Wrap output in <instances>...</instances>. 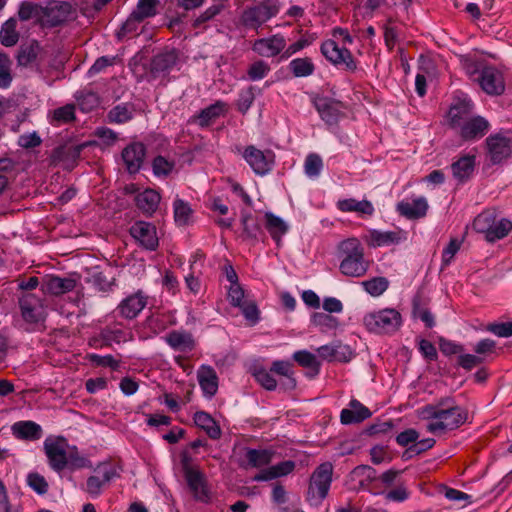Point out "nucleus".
<instances>
[{"label": "nucleus", "instance_id": "nucleus-1", "mask_svg": "<svg viewBox=\"0 0 512 512\" xmlns=\"http://www.w3.org/2000/svg\"><path fill=\"white\" fill-rule=\"evenodd\" d=\"M420 415L423 419L431 420L426 427L430 433L457 429L468 418L467 410L456 405L450 397L441 398L435 404L424 406Z\"/></svg>", "mask_w": 512, "mask_h": 512}, {"label": "nucleus", "instance_id": "nucleus-2", "mask_svg": "<svg viewBox=\"0 0 512 512\" xmlns=\"http://www.w3.org/2000/svg\"><path fill=\"white\" fill-rule=\"evenodd\" d=\"M338 249L342 257L339 270L343 275L360 278L367 273L370 262L365 258L364 247L357 238L343 240Z\"/></svg>", "mask_w": 512, "mask_h": 512}, {"label": "nucleus", "instance_id": "nucleus-3", "mask_svg": "<svg viewBox=\"0 0 512 512\" xmlns=\"http://www.w3.org/2000/svg\"><path fill=\"white\" fill-rule=\"evenodd\" d=\"M473 228L484 234L488 242H494L504 238L512 230V222L505 218L497 220L496 210L487 209L474 219Z\"/></svg>", "mask_w": 512, "mask_h": 512}, {"label": "nucleus", "instance_id": "nucleus-4", "mask_svg": "<svg viewBox=\"0 0 512 512\" xmlns=\"http://www.w3.org/2000/svg\"><path fill=\"white\" fill-rule=\"evenodd\" d=\"M280 6V0H260L244 9L241 16L242 24L247 28L257 30L279 13Z\"/></svg>", "mask_w": 512, "mask_h": 512}, {"label": "nucleus", "instance_id": "nucleus-5", "mask_svg": "<svg viewBox=\"0 0 512 512\" xmlns=\"http://www.w3.org/2000/svg\"><path fill=\"white\" fill-rule=\"evenodd\" d=\"M333 466L329 462L320 464L310 477L307 500L312 505H319L328 495L332 482Z\"/></svg>", "mask_w": 512, "mask_h": 512}, {"label": "nucleus", "instance_id": "nucleus-6", "mask_svg": "<svg viewBox=\"0 0 512 512\" xmlns=\"http://www.w3.org/2000/svg\"><path fill=\"white\" fill-rule=\"evenodd\" d=\"M401 322V314L390 308L369 313L363 318V324L367 330L376 334L393 333L399 329Z\"/></svg>", "mask_w": 512, "mask_h": 512}, {"label": "nucleus", "instance_id": "nucleus-7", "mask_svg": "<svg viewBox=\"0 0 512 512\" xmlns=\"http://www.w3.org/2000/svg\"><path fill=\"white\" fill-rule=\"evenodd\" d=\"M94 475L88 477L84 490L92 497L99 496L103 489L115 478L120 477L117 467L111 462L99 463Z\"/></svg>", "mask_w": 512, "mask_h": 512}, {"label": "nucleus", "instance_id": "nucleus-8", "mask_svg": "<svg viewBox=\"0 0 512 512\" xmlns=\"http://www.w3.org/2000/svg\"><path fill=\"white\" fill-rule=\"evenodd\" d=\"M182 467L184 472V477L186 482L193 493L194 498L197 501L203 503H209L211 500L210 492L207 488L206 480L204 474L192 467L189 464V459L184 457L182 460Z\"/></svg>", "mask_w": 512, "mask_h": 512}, {"label": "nucleus", "instance_id": "nucleus-9", "mask_svg": "<svg viewBox=\"0 0 512 512\" xmlns=\"http://www.w3.org/2000/svg\"><path fill=\"white\" fill-rule=\"evenodd\" d=\"M322 55L333 65L344 67L347 71H355L356 62L346 47H340L335 40L329 39L321 45Z\"/></svg>", "mask_w": 512, "mask_h": 512}, {"label": "nucleus", "instance_id": "nucleus-10", "mask_svg": "<svg viewBox=\"0 0 512 512\" xmlns=\"http://www.w3.org/2000/svg\"><path fill=\"white\" fill-rule=\"evenodd\" d=\"M75 7L67 1H51L44 7V26L57 27L72 19Z\"/></svg>", "mask_w": 512, "mask_h": 512}, {"label": "nucleus", "instance_id": "nucleus-11", "mask_svg": "<svg viewBox=\"0 0 512 512\" xmlns=\"http://www.w3.org/2000/svg\"><path fill=\"white\" fill-rule=\"evenodd\" d=\"M242 155L256 174L265 175L273 167L274 153L271 150L262 151L253 145H249Z\"/></svg>", "mask_w": 512, "mask_h": 512}, {"label": "nucleus", "instance_id": "nucleus-12", "mask_svg": "<svg viewBox=\"0 0 512 512\" xmlns=\"http://www.w3.org/2000/svg\"><path fill=\"white\" fill-rule=\"evenodd\" d=\"M67 442L65 438L58 437L54 440L46 439L44 442L45 454L50 467L60 472L67 467Z\"/></svg>", "mask_w": 512, "mask_h": 512}, {"label": "nucleus", "instance_id": "nucleus-13", "mask_svg": "<svg viewBox=\"0 0 512 512\" xmlns=\"http://www.w3.org/2000/svg\"><path fill=\"white\" fill-rule=\"evenodd\" d=\"M486 146L492 164H500L512 155V139L501 134L488 136Z\"/></svg>", "mask_w": 512, "mask_h": 512}, {"label": "nucleus", "instance_id": "nucleus-14", "mask_svg": "<svg viewBox=\"0 0 512 512\" xmlns=\"http://www.w3.org/2000/svg\"><path fill=\"white\" fill-rule=\"evenodd\" d=\"M481 88L489 95H500L505 90L502 74L494 67H485L477 78Z\"/></svg>", "mask_w": 512, "mask_h": 512}, {"label": "nucleus", "instance_id": "nucleus-15", "mask_svg": "<svg viewBox=\"0 0 512 512\" xmlns=\"http://www.w3.org/2000/svg\"><path fill=\"white\" fill-rule=\"evenodd\" d=\"M131 236L148 250L158 247V237L154 225L144 221L134 223L130 228Z\"/></svg>", "mask_w": 512, "mask_h": 512}, {"label": "nucleus", "instance_id": "nucleus-16", "mask_svg": "<svg viewBox=\"0 0 512 512\" xmlns=\"http://www.w3.org/2000/svg\"><path fill=\"white\" fill-rule=\"evenodd\" d=\"M23 319L29 323H38L43 318V305L41 300L32 293H25L19 299Z\"/></svg>", "mask_w": 512, "mask_h": 512}, {"label": "nucleus", "instance_id": "nucleus-17", "mask_svg": "<svg viewBox=\"0 0 512 512\" xmlns=\"http://www.w3.org/2000/svg\"><path fill=\"white\" fill-rule=\"evenodd\" d=\"M178 61V52L175 49L164 50L155 55L150 63V74L153 78L169 73Z\"/></svg>", "mask_w": 512, "mask_h": 512}, {"label": "nucleus", "instance_id": "nucleus-18", "mask_svg": "<svg viewBox=\"0 0 512 512\" xmlns=\"http://www.w3.org/2000/svg\"><path fill=\"white\" fill-rule=\"evenodd\" d=\"M489 122L481 117L476 116L468 119L460 127L459 135L465 141H471L483 137L489 130Z\"/></svg>", "mask_w": 512, "mask_h": 512}, {"label": "nucleus", "instance_id": "nucleus-19", "mask_svg": "<svg viewBox=\"0 0 512 512\" xmlns=\"http://www.w3.org/2000/svg\"><path fill=\"white\" fill-rule=\"evenodd\" d=\"M146 148L143 143L135 142L122 151V159L129 173H137L144 161Z\"/></svg>", "mask_w": 512, "mask_h": 512}, {"label": "nucleus", "instance_id": "nucleus-20", "mask_svg": "<svg viewBox=\"0 0 512 512\" xmlns=\"http://www.w3.org/2000/svg\"><path fill=\"white\" fill-rule=\"evenodd\" d=\"M473 111V103L469 99H456L448 112L449 124L452 128L460 127L470 119Z\"/></svg>", "mask_w": 512, "mask_h": 512}, {"label": "nucleus", "instance_id": "nucleus-21", "mask_svg": "<svg viewBox=\"0 0 512 512\" xmlns=\"http://www.w3.org/2000/svg\"><path fill=\"white\" fill-rule=\"evenodd\" d=\"M314 106L321 118L327 124H335L341 114L342 104L328 97H318L314 100Z\"/></svg>", "mask_w": 512, "mask_h": 512}, {"label": "nucleus", "instance_id": "nucleus-22", "mask_svg": "<svg viewBox=\"0 0 512 512\" xmlns=\"http://www.w3.org/2000/svg\"><path fill=\"white\" fill-rule=\"evenodd\" d=\"M286 46L285 38L276 34L269 38H261L254 42L253 50L264 57H274L278 55Z\"/></svg>", "mask_w": 512, "mask_h": 512}, {"label": "nucleus", "instance_id": "nucleus-23", "mask_svg": "<svg viewBox=\"0 0 512 512\" xmlns=\"http://www.w3.org/2000/svg\"><path fill=\"white\" fill-rule=\"evenodd\" d=\"M371 415V411L366 406L360 401L352 399L348 404V408L341 411L340 421L344 425H350L363 422L370 418Z\"/></svg>", "mask_w": 512, "mask_h": 512}, {"label": "nucleus", "instance_id": "nucleus-24", "mask_svg": "<svg viewBox=\"0 0 512 512\" xmlns=\"http://www.w3.org/2000/svg\"><path fill=\"white\" fill-rule=\"evenodd\" d=\"M146 304V297H144L141 293H135L123 299L119 303L117 311L121 317L131 320L137 317V315L144 309Z\"/></svg>", "mask_w": 512, "mask_h": 512}, {"label": "nucleus", "instance_id": "nucleus-25", "mask_svg": "<svg viewBox=\"0 0 512 512\" xmlns=\"http://www.w3.org/2000/svg\"><path fill=\"white\" fill-rule=\"evenodd\" d=\"M428 203L424 197L401 201L397 204V211L408 219H419L426 215Z\"/></svg>", "mask_w": 512, "mask_h": 512}, {"label": "nucleus", "instance_id": "nucleus-26", "mask_svg": "<svg viewBox=\"0 0 512 512\" xmlns=\"http://www.w3.org/2000/svg\"><path fill=\"white\" fill-rule=\"evenodd\" d=\"M197 379L204 394L212 397L218 390V376L215 369L209 365H202L197 371Z\"/></svg>", "mask_w": 512, "mask_h": 512}, {"label": "nucleus", "instance_id": "nucleus-27", "mask_svg": "<svg viewBox=\"0 0 512 512\" xmlns=\"http://www.w3.org/2000/svg\"><path fill=\"white\" fill-rule=\"evenodd\" d=\"M226 112L227 104L223 101H216L193 116V121L202 128L207 127Z\"/></svg>", "mask_w": 512, "mask_h": 512}, {"label": "nucleus", "instance_id": "nucleus-28", "mask_svg": "<svg viewBox=\"0 0 512 512\" xmlns=\"http://www.w3.org/2000/svg\"><path fill=\"white\" fill-rule=\"evenodd\" d=\"M166 342L175 351L190 352L195 348V340L190 332L173 330L166 335Z\"/></svg>", "mask_w": 512, "mask_h": 512}, {"label": "nucleus", "instance_id": "nucleus-29", "mask_svg": "<svg viewBox=\"0 0 512 512\" xmlns=\"http://www.w3.org/2000/svg\"><path fill=\"white\" fill-rule=\"evenodd\" d=\"M12 434L21 440L35 441L42 437V428L33 421H18L11 427Z\"/></svg>", "mask_w": 512, "mask_h": 512}, {"label": "nucleus", "instance_id": "nucleus-30", "mask_svg": "<svg viewBox=\"0 0 512 512\" xmlns=\"http://www.w3.org/2000/svg\"><path fill=\"white\" fill-rule=\"evenodd\" d=\"M17 17L20 21L34 20L36 24L44 26V6L31 1H23L19 4Z\"/></svg>", "mask_w": 512, "mask_h": 512}, {"label": "nucleus", "instance_id": "nucleus-31", "mask_svg": "<svg viewBox=\"0 0 512 512\" xmlns=\"http://www.w3.org/2000/svg\"><path fill=\"white\" fill-rule=\"evenodd\" d=\"M376 471L368 465H359L349 474L350 488L359 490L375 478Z\"/></svg>", "mask_w": 512, "mask_h": 512}, {"label": "nucleus", "instance_id": "nucleus-32", "mask_svg": "<svg viewBox=\"0 0 512 512\" xmlns=\"http://www.w3.org/2000/svg\"><path fill=\"white\" fill-rule=\"evenodd\" d=\"M160 195L153 189H146L135 197L136 206L145 214L152 215L160 203Z\"/></svg>", "mask_w": 512, "mask_h": 512}, {"label": "nucleus", "instance_id": "nucleus-33", "mask_svg": "<svg viewBox=\"0 0 512 512\" xmlns=\"http://www.w3.org/2000/svg\"><path fill=\"white\" fill-rule=\"evenodd\" d=\"M76 281L72 278H61L59 276H47L44 282L45 290L52 295H62L72 291Z\"/></svg>", "mask_w": 512, "mask_h": 512}, {"label": "nucleus", "instance_id": "nucleus-34", "mask_svg": "<svg viewBox=\"0 0 512 512\" xmlns=\"http://www.w3.org/2000/svg\"><path fill=\"white\" fill-rule=\"evenodd\" d=\"M475 168L474 156H463L451 165L453 176L458 182L463 183L467 181L473 174Z\"/></svg>", "mask_w": 512, "mask_h": 512}, {"label": "nucleus", "instance_id": "nucleus-35", "mask_svg": "<svg viewBox=\"0 0 512 512\" xmlns=\"http://www.w3.org/2000/svg\"><path fill=\"white\" fill-rule=\"evenodd\" d=\"M194 423L213 440L221 437V429L217 422L211 417L210 414L204 411H198L193 417Z\"/></svg>", "mask_w": 512, "mask_h": 512}, {"label": "nucleus", "instance_id": "nucleus-36", "mask_svg": "<svg viewBox=\"0 0 512 512\" xmlns=\"http://www.w3.org/2000/svg\"><path fill=\"white\" fill-rule=\"evenodd\" d=\"M337 208L342 212H356L361 215L371 216L374 213V207L368 200L358 201L353 198L339 200Z\"/></svg>", "mask_w": 512, "mask_h": 512}, {"label": "nucleus", "instance_id": "nucleus-37", "mask_svg": "<svg viewBox=\"0 0 512 512\" xmlns=\"http://www.w3.org/2000/svg\"><path fill=\"white\" fill-rule=\"evenodd\" d=\"M20 38L17 30V18L11 17L6 20L0 29V43L5 47L15 46Z\"/></svg>", "mask_w": 512, "mask_h": 512}, {"label": "nucleus", "instance_id": "nucleus-38", "mask_svg": "<svg viewBox=\"0 0 512 512\" xmlns=\"http://www.w3.org/2000/svg\"><path fill=\"white\" fill-rule=\"evenodd\" d=\"M402 240L401 231H370L369 245L373 247L388 246L397 244Z\"/></svg>", "mask_w": 512, "mask_h": 512}, {"label": "nucleus", "instance_id": "nucleus-39", "mask_svg": "<svg viewBox=\"0 0 512 512\" xmlns=\"http://www.w3.org/2000/svg\"><path fill=\"white\" fill-rule=\"evenodd\" d=\"M75 99L81 111L86 113L93 111L100 105L99 95L90 89L77 91Z\"/></svg>", "mask_w": 512, "mask_h": 512}, {"label": "nucleus", "instance_id": "nucleus-40", "mask_svg": "<svg viewBox=\"0 0 512 512\" xmlns=\"http://www.w3.org/2000/svg\"><path fill=\"white\" fill-rule=\"evenodd\" d=\"M145 19L132 11L127 20L122 24L121 28L117 31L116 36L119 40L123 38H132L139 35V28Z\"/></svg>", "mask_w": 512, "mask_h": 512}, {"label": "nucleus", "instance_id": "nucleus-41", "mask_svg": "<svg viewBox=\"0 0 512 512\" xmlns=\"http://www.w3.org/2000/svg\"><path fill=\"white\" fill-rule=\"evenodd\" d=\"M241 223L243 226V237L245 239L258 241L259 236L263 233L259 220L250 213H242Z\"/></svg>", "mask_w": 512, "mask_h": 512}, {"label": "nucleus", "instance_id": "nucleus-42", "mask_svg": "<svg viewBox=\"0 0 512 512\" xmlns=\"http://www.w3.org/2000/svg\"><path fill=\"white\" fill-rule=\"evenodd\" d=\"M272 453L266 449L247 448V465L253 468H261L268 465L272 460Z\"/></svg>", "mask_w": 512, "mask_h": 512}, {"label": "nucleus", "instance_id": "nucleus-43", "mask_svg": "<svg viewBox=\"0 0 512 512\" xmlns=\"http://www.w3.org/2000/svg\"><path fill=\"white\" fill-rule=\"evenodd\" d=\"M265 218V227L267 231L269 232L271 237L277 242V244H279L281 241V237L287 232V225L281 218L275 216L272 213H266Z\"/></svg>", "mask_w": 512, "mask_h": 512}, {"label": "nucleus", "instance_id": "nucleus-44", "mask_svg": "<svg viewBox=\"0 0 512 512\" xmlns=\"http://www.w3.org/2000/svg\"><path fill=\"white\" fill-rule=\"evenodd\" d=\"M40 51V45L36 40L31 41L27 45L21 46L17 61L20 66H28L34 62Z\"/></svg>", "mask_w": 512, "mask_h": 512}, {"label": "nucleus", "instance_id": "nucleus-45", "mask_svg": "<svg viewBox=\"0 0 512 512\" xmlns=\"http://www.w3.org/2000/svg\"><path fill=\"white\" fill-rule=\"evenodd\" d=\"M75 120V106L66 104L52 112L50 123L54 126L67 124Z\"/></svg>", "mask_w": 512, "mask_h": 512}, {"label": "nucleus", "instance_id": "nucleus-46", "mask_svg": "<svg viewBox=\"0 0 512 512\" xmlns=\"http://www.w3.org/2000/svg\"><path fill=\"white\" fill-rule=\"evenodd\" d=\"M289 67L295 77H307L313 74L315 66L309 58H296Z\"/></svg>", "mask_w": 512, "mask_h": 512}, {"label": "nucleus", "instance_id": "nucleus-47", "mask_svg": "<svg viewBox=\"0 0 512 512\" xmlns=\"http://www.w3.org/2000/svg\"><path fill=\"white\" fill-rule=\"evenodd\" d=\"M364 290L373 297L382 295L389 286V281L385 277H374L370 280L363 281Z\"/></svg>", "mask_w": 512, "mask_h": 512}, {"label": "nucleus", "instance_id": "nucleus-48", "mask_svg": "<svg viewBox=\"0 0 512 512\" xmlns=\"http://www.w3.org/2000/svg\"><path fill=\"white\" fill-rule=\"evenodd\" d=\"M224 7L225 6L222 3H215L208 7L204 12H202L197 18L194 19L192 23L193 28H205V24L219 15L224 10Z\"/></svg>", "mask_w": 512, "mask_h": 512}, {"label": "nucleus", "instance_id": "nucleus-49", "mask_svg": "<svg viewBox=\"0 0 512 512\" xmlns=\"http://www.w3.org/2000/svg\"><path fill=\"white\" fill-rule=\"evenodd\" d=\"M255 100V88L249 86L239 92L236 108L241 114H246Z\"/></svg>", "mask_w": 512, "mask_h": 512}, {"label": "nucleus", "instance_id": "nucleus-50", "mask_svg": "<svg viewBox=\"0 0 512 512\" xmlns=\"http://www.w3.org/2000/svg\"><path fill=\"white\" fill-rule=\"evenodd\" d=\"M159 6L160 0H138L133 12L142 18L147 19L157 15Z\"/></svg>", "mask_w": 512, "mask_h": 512}, {"label": "nucleus", "instance_id": "nucleus-51", "mask_svg": "<svg viewBox=\"0 0 512 512\" xmlns=\"http://www.w3.org/2000/svg\"><path fill=\"white\" fill-rule=\"evenodd\" d=\"M133 113L128 105H117L108 112V119L112 123L123 124L132 119Z\"/></svg>", "mask_w": 512, "mask_h": 512}, {"label": "nucleus", "instance_id": "nucleus-52", "mask_svg": "<svg viewBox=\"0 0 512 512\" xmlns=\"http://www.w3.org/2000/svg\"><path fill=\"white\" fill-rule=\"evenodd\" d=\"M173 207L175 221L180 225H186L192 214L190 205L182 199H176Z\"/></svg>", "mask_w": 512, "mask_h": 512}, {"label": "nucleus", "instance_id": "nucleus-53", "mask_svg": "<svg viewBox=\"0 0 512 512\" xmlns=\"http://www.w3.org/2000/svg\"><path fill=\"white\" fill-rule=\"evenodd\" d=\"M293 359L302 367L314 369L319 372V362L314 354L306 350H300L293 354Z\"/></svg>", "mask_w": 512, "mask_h": 512}, {"label": "nucleus", "instance_id": "nucleus-54", "mask_svg": "<svg viewBox=\"0 0 512 512\" xmlns=\"http://www.w3.org/2000/svg\"><path fill=\"white\" fill-rule=\"evenodd\" d=\"M67 466L72 470L91 468L92 462L88 458L80 455L78 450L74 447L67 453Z\"/></svg>", "mask_w": 512, "mask_h": 512}, {"label": "nucleus", "instance_id": "nucleus-55", "mask_svg": "<svg viewBox=\"0 0 512 512\" xmlns=\"http://www.w3.org/2000/svg\"><path fill=\"white\" fill-rule=\"evenodd\" d=\"M322 168L323 162L319 155L312 153L306 157L304 171L308 177L314 178L319 176Z\"/></svg>", "mask_w": 512, "mask_h": 512}, {"label": "nucleus", "instance_id": "nucleus-56", "mask_svg": "<svg viewBox=\"0 0 512 512\" xmlns=\"http://www.w3.org/2000/svg\"><path fill=\"white\" fill-rule=\"evenodd\" d=\"M27 484L39 495L46 494L49 489V484L45 477L37 472H31L27 475Z\"/></svg>", "mask_w": 512, "mask_h": 512}, {"label": "nucleus", "instance_id": "nucleus-57", "mask_svg": "<svg viewBox=\"0 0 512 512\" xmlns=\"http://www.w3.org/2000/svg\"><path fill=\"white\" fill-rule=\"evenodd\" d=\"M270 72V66L263 60H258L252 63L248 70V78L252 81H258L265 78Z\"/></svg>", "mask_w": 512, "mask_h": 512}, {"label": "nucleus", "instance_id": "nucleus-58", "mask_svg": "<svg viewBox=\"0 0 512 512\" xmlns=\"http://www.w3.org/2000/svg\"><path fill=\"white\" fill-rule=\"evenodd\" d=\"M253 376L256 381L267 390H274L277 386V381L273 378L271 371L264 368H255Z\"/></svg>", "mask_w": 512, "mask_h": 512}, {"label": "nucleus", "instance_id": "nucleus-59", "mask_svg": "<svg viewBox=\"0 0 512 512\" xmlns=\"http://www.w3.org/2000/svg\"><path fill=\"white\" fill-rule=\"evenodd\" d=\"M82 146H63L58 147L53 152V158L55 161H64L66 158L76 159L80 156Z\"/></svg>", "mask_w": 512, "mask_h": 512}, {"label": "nucleus", "instance_id": "nucleus-60", "mask_svg": "<svg viewBox=\"0 0 512 512\" xmlns=\"http://www.w3.org/2000/svg\"><path fill=\"white\" fill-rule=\"evenodd\" d=\"M174 162L168 161L163 156H157L152 162L153 172L157 176H167L174 168Z\"/></svg>", "mask_w": 512, "mask_h": 512}, {"label": "nucleus", "instance_id": "nucleus-61", "mask_svg": "<svg viewBox=\"0 0 512 512\" xmlns=\"http://www.w3.org/2000/svg\"><path fill=\"white\" fill-rule=\"evenodd\" d=\"M98 291L107 292L114 284L113 281L107 279L103 272H94L87 279Z\"/></svg>", "mask_w": 512, "mask_h": 512}, {"label": "nucleus", "instance_id": "nucleus-62", "mask_svg": "<svg viewBox=\"0 0 512 512\" xmlns=\"http://www.w3.org/2000/svg\"><path fill=\"white\" fill-rule=\"evenodd\" d=\"M89 361L98 367H110L113 370H116L119 367V361L114 359L112 355L101 356L98 354H90L88 355Z\"/></svg>", "mask_w": 512, "mask_h": 512}, {"label": "nucleus", "instance_id": "nucleus-63", "mask_svg": "<svg viewBox=\"0 0 512 512\" xmlns=\"http://www.w3.org/2000/svg\"><path fill=\"white\" fill-rule=\"evenodd\" d=\"M484 357L474 354H460L457 359V364L465 370H472L474 367L484 362Z\"/></svg>", "mask_w": 512, "mask_h": 512}, {"label": "nucleus", "instance_id": "nucleus-64", "mask_svg": "<svg viewBox=\"0 0 512 512\" xmlns=\"http://www.w3.org/2000/svg\"><path fill=\"white\" fill-rule=\"evenodd\" d=\"M461 247V242L452 238L442 253V268L448 266Z\"/></svg>", "mask_w": 512, "mask_h": 512}]
</instances>
